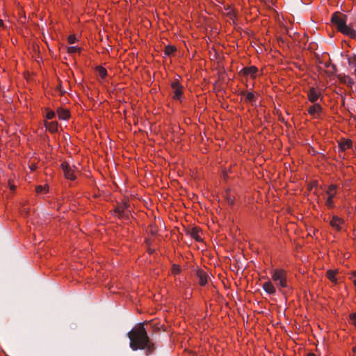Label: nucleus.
<instances>
[{
	"instance_id": "1",
	"label": "nucleus",
	"mask_w": 356,
	"mask_h": 356,
	"mask_svg": "<svg viewBox=\"0 0 356 356\" xmlns=\"http://www.w3.org/2000/svg\"><path fill=\"white\" fill-rule=\"evenodd\" d=\"M127 336L133 350H146V355H149L155 350L154 343L149 339L143 323L129 331Z\"/></svg>"
},
{
	"instance_id": "2",
	"label": "nucleus",
	"mask_w": 356,
	"mask_h": 356,
	"mask_svg": "<svg viewBox=\"0 0 356 356\" xmlns=\"http://www.w3.org/2000/svg\"><path fill=\"white\" fill-rule=\"evenodd\" d=\"M347 16L339 12H336L331 17V22L335 26L340 33L348 35L356 40V31L346 24Z\"/></svg>"
},
{
	"instance_id": "3",
	"label": "nucleus",
	"mask_w": 356,
	"mask_h": 356,
	"mask_svg": "<svg viewBox=\"0 0 356 356\" xmlns=\"http://www.w3.org/2000/svg\"><path fill=\"white\" fill-rule=\"evenodd\" d=\"M273 281L282 288L287 287L286 272L282 269H275L272 275Z\"/></svg>"
},
{
	"instance_id": "4",
	"label": "nucleus",
	"mask_w": 356,
	"mask_h": 356,
	"mask_svg": "<svg viewBox=\"0 0 356 356\" xmlns=\"http://www.w3.org/2000/svg\"><path fill=\"white\" fill-rule=\"evenodd\" d=\"M129 204L127 202H124L122 204H120L118 205L115 209L114 212L116 213V215L120 218H128V213H127V209L129 208Z\"/></svg>"
},
{
	"instance_id": "5",
	"label": "nucleus",
	"mask_w": 356,
	"mask_h": 356,
	"mask_svg": "<svg viewBox=\"0 0 356 356\" xmlns=\"http://www.w3.org/2000/svg\"><path fill=\"white\" fill-rule=\"evenodd\" d=\"M61 168L63 171V175L66 179L70 180H74L76 179V175H74V171L73 168L67 163H62Z\"/></svg>"
},
{
	"instance_id": "6",
	"label": "nucleus",
	"mask_w": 356,
	"mask_h": 356,
	"mask_svg": "<svg viewBox=\"0 0 356 356\" xmlns=\"http://www.w3.org/2000/svg\"><path fill=\"white\" fill-rule=\"evenodd\" d=\"M171 87L173 90L172 98L174 99L181 100L182 97L183 86L179 84V81H175L171 83Z\"/></svg>"
},
{
	"instance_id": "7",
	"label": "nucleus",
	"mask_w": 356,
	"mask_h": 356,
	"mask_svg": "<svg viewBox=\"0 0 356 356\" xmlns=\"http://www.w3.org/2000/svg\"><path fill=\"white\" fill-rule=\"evenodd\" d=\"M258 69L254 66H251L248 67H243L241 70L240 74H241L243 76H250L251 77H254Z\"/></svg>"
},
{
	"instance_id": "8",
	"label": "nucleus",
	"mask_w": 356,
	"mask_h": 356,
	"mask_svg": "<svg viewBox=\"0 0 356 356\" xmlns=\"http://www.w3.org/2000/svg\"><path fill=\"white\" fill-rule=\"evenodd\" d=\"M240 95L244 96L245 101L248 103L251 104L252 105H253L257 101V97L254 93L252 92H246L245 90H243L241 92Z\"/></svg>"
},
{
	"instance_id": "9",
	"label": "nucleus",
	"mask_w": 356,
	"mask_h": 356,
	"mask_svg": "<svg viewBox=\"0 0 356 356\" xmlns=\"http://www.w3.org/2000/svg\"><path fill=\"white\" fill-rule=\"evenodd\" d=\"M197 277L199 279V284L204 286L207 283L208 275L206 272L202 269H198L196 272Z\"/></svg>"
},
{
	"instance_id": "10",
	"label": "nucleus",
	"mask_w": 356,
	"mask_h": 356,
	"mask_svg": "<svg viewBox=\"0 0 356 356\" xmlns=\"http://www.w3.org/2000/svg\"><path fill=\"white\" fill-rule=\"evenodd\" d=\"M307 95L309 100L312 103H315L319 98L321 94L317 92L316 88H311L307 92Z\"/></svg>"
},
{
	"instance_id": "11",
	"label": "nucleus",
	"mask_w": 356,
	"mask_h": 356,
	"mask_svg": "<svg viewBox=\"0 0 356 356\" xmlns=\"http://www.w3.org/2000/svg\"><path fill=\"white\" fill-rule=\"evenodd\" d=\"M337 78L341 83L346 84L348 86H352V85L354 83L353 79L349 76L345 74H339L337 75Z\"/></svg>"
},
{
	"instance_id": "12",
	"label": "nucleus",
	"mask_w": 356,
	"mask_h": 356,
	"mask_svg": "<svg viewBox=\"0 0 356 356\" xmlns=\"http://www.w3.org/2000/svg\"><path fill=\"white\" fill-rule=\"evenodd\" d=\"M189 235L197 241H201L202 238L200 235V229L197 227H193L188 231Z\"/></svg>"
},
{
	"instance_id": "13",
	"label": "nucleus",
	"mask_w": 356,
	"mask_h": 356,
	"mask_svg": "<svg viewBox=\"0 0 356 356\" xmlns=\"http://www.w3.org/2000/svg\"><path fill=\"white\" fill-rule=\"evenodd\" d=\"M264 290L268 294L273 295L276 292L275 288L270 282H266L263 284Z\"/></svg>"
},
{
	"instance_id": "14",
	"label": "nucleus",
	"mask_w": 356,
	"mask_h": 356,
	"mask_svg": "<svg viewBox=\"0 0 356 356\" xmlns=\"http://www.w3.org/2000/svg\"><path fill=\"white\" fill-rule=\"evenodd\" d=\"M352 145V141L350 140H341L339 143V149L341 151H345L346 149L350 148Z\"/></svg>"
},
{
	"instance_id": "15",
	"label": "nucleus",
	"mask_w": 356,
	"mask_h": 356,
	"mask_svg": "<svg viewBox=\"0 0 356 356\" xmlns=\"http://www.w3.org/2000/svg\"><path fill=\"white\" fill-rule=\"evenodd\" d=\"M321 109L322 108L319 104H314L308 108V113L312 115H314L316 113H319Z\"/></svg>"
},
{
	"instance_id": "16",
	"label": "nucleus",
	"mask_w": 356,
	"mask_h": 356,
	"mask_svg": "<svg viewBox=\"0 0 356 356\" xmlns=\"http://www.w3.org/2000/svg\"><path fill=\"white\" fill-rule=\"evenodd\" d=\"M45 127L51 133L56 132L58 130V124L56 122H46Z\"/></svg>"
},
{
	"instance_id": "17",
	"label": "nucleus",
	"mask_w": 356,
	"mask_h": 356,
	"mask_svg": "<svg viewBox=\"0 0 356 356\" xmlns=\"http://www.w3.org/2000/svg\"><path fill=\"white\" fill-rule=\"evenodd\" d=\"M58 115L60 120H67L70 117V113L67 110L59 108L58 110Z\"/></svg>"
},
{
	"instance_id": "18",
	"label": "nucleus",
	"mask_w": 356,
	"mask_h": 356,
	"mask_svg": "<svg viewBox=\"0 0 356 356\" xmlns=\"http://www.w3.org/2000/svg\"><path fill=\"white\" fill-rule=\"evenodd\" d=\"M341 222V219L339 218L337 216H334L330 222V225L332 227L339 230Z\"/></svg>"
},
{
	"instance_id": "19",
	"label": "nucleus",
	"mask_w": 356,
	"mask_h": 356,
	"mask_svg": "<svg viewBox=\"0 0 356 356\" xmlns=\"http://www.w3.org/2000/svg\"><path fill=\"white\" fill-rule=\"evenodd\" d=\"M337 272L333 270H329L327 271L326 275L327 277L332 282H336L337 280L335 278V275Z\"/></svg>"
},
{
	"instance_id": "20",
	"label": "nucleus",
	"mask_w": 356,
	"mask_h": 356,
	"mask_svg": "<svg viewBox=\"0 0 356 356\" xmlns=\"http://www.w3.org/2000/svg\"><path fill=\"white\" fill-rule=\"evenodd\" d=\"M177 50L176 47L172 45H168L165 47V55L170 56Z\"/></svg>"
},
{
	"instance_id": "21",
	"label": "nucleus",
	"mask_w": 356,
	"mask_h": 356,
	"mask_svg": "<svg viewBox=\"0 0 356 356\" xmlns=\"http://www.w3.org/2000/svg\"><path fill=\"white\" fill-rule=\"evenodd\" d=\"M334 197V194H328V197L326 200V205L329 207H332L334 204V202L332 200Z\"/></svg>"
},
{
	"instance_id": "22",
	"label": "nucleus",
	"mask_w": 356,
	"mask_h": 356,
	"mask_svg": "<svg viewBox=\"0 0 356 356\" xmlns=\"http://www.w3.org/2000/svg\"><path fill=\"white\" fill-rule=\"evenodd\" d=\"M348 62L350 65H353L355 67L356 65V54L350 56L348 58Z\"/></svg>"
},
{
	"instance_id": "23",
	"label": "nucleus",
	"mask_w": 356,
	"mask_h": 356,
	"mask_svg": "<svg viewBox=\"0 0 356 356\" xmlns=\"http://www.w3.org/2000/svg\"><path fill=\"white\" fill-rule=\"evenodd\" d=\"M98 73L99 76H101L102 79H104L107 74L106 70L102 67H99L98 68Z\"/></svg>"
},
{
	"instance_id": "24",
	"label": "nucleus",
	"mask_w": 356,
	"mask_h": 356,
	"mask_svg": "<svg viewBox=\"0 0 356 356\" xmlns=\"http://www.w3.org/2000/svg\"><path fill=\"white\" fill-rule=\"evenodd\" d=\"M350 322L356 327V313L350 314Z\"/></svg>"
},
{
	"instance_id": "25",
	"label": "nucleus",
	"mask_w": 356,
	"mask_h": 356,
	"mask_svg": "<svg viewBox=\"0 0 356 356\" xmlns=\"http://www.w3.org/2000/svg\"><path fill=\"white\" fill-rule=\"evenodd\" d=\"M56 114L54 111H49L47 113L46 118L49 120L53 119Z\"/></svg>"
},
{
	"instance_id": "26",
	"label": "nucleus",
	"mask_w": 356,
	"mask_h": 356,
	"mask_svg": "<svg viewBox=\"0 0 356 356\" xmlns=\"http://www.w3.org/2000/svg\"><path fill=\"white\" fill-rule=\"evenodd\" d=\"M67 40L70 44H74V43H75L76 39L74 35H70L68 36Z\"/></svg>"
},
{
	"instance_id": "27",
	"label": "nucleus",
	"mask_w": 356,
	"mask_h": 356,
	"mask_svg": "<svg viewBox=\"0 0 356 356\" xmlns=\"http://www.w3.org/2000/svg\"><path fill=\"white\" fill-rule=\"evenodd\" d=\"M79 49L76 47H69L67 48V52L70 54L75 53Z\"/></svg>"
},
{
	"instance_id": "28",
	"label": "nucleus",
	"mask_w": 356,
	"mask_h": 356,
	"mask_svg": "<svg viewBox=\"0 0 356 356\" xmlns=\"http://www.w3.org/2000/svg\"><path fill=\"white\" fill-rule=\"evenodd\" d=\"M172 270L174 273L177 274L180 272V268L177 265H173Z\"/></svg>"
},
{
	"instance_id": "29",
	"label": "nucleus",
	"mask_w": 356,
	"mask_h": 356,
	"mask_svg": "<svg viewBox=\"0 0 356 356\" xmlns=\"http://www.w3.org/2000/svg\"><path fill=\"white\" fill-rule=\"evenodd\" d=\"M44 190V188L43 186H38L36 187V192L38 193H42Z\"/></svg>"
},
{
	"instance_id": "30",
	"label": "nucleus",
	"mask_w": 356,
	"mask_h": 356,
	"mask_svg": "<svg viewBox=\"0 0 356 356\" xmlns=\"http://www.w3.org/2000/svg\"><path fill=\"white\" fill-rule=\"evenodd\" d=\"M336 187L333 185H331L330 187H329V190L327 191V193L328 194H331L330 192L331 191H334L335 190Z\"/></svg>"
},
{
	"instance_id": "31",
	"label": "nucleus",
	"mask_w": 356,
	"mask_h": 356,
	"mask_svg": "<svg viewBox=\"0 0 356 356\" xmlns=\"http://www.w3.org/2000/svg\"><path fill=\"white\" fill-rule=\"evenodd\" d=\"M353 282L355 286H356V272H355L352 277Z\"/></svg>"
},
{
	"instance_id": "32",
	"label": "nucleus",
	"mask_w": 356,
	"mask_h": 356,
	"mask_svg": "<svg viewBox=\"0 0 356 356\" xmlns=\"http://www.w3.org/2000/svg\"><path fill=\"white\" fill-rule=\"evenodd\" d=\"M15 189V186L14 185H10V190L14 191Z\"/></svg>"
},
{
	"instance_id": "33",
	"label": "nucleus",
	"mask_w": 356,
	"mask_h": 356,
	"mask_svg": "<svg viewBox=\"0 0 356 356\" xmlns=\"http://www.w3.org/2000/svg\"><path fill=\"white\" fill-rule=\"evenodd\" d=\"M3 24V22L1 19H0V26H2Z\"/></svg>"
},
{
	"instance_id": "34",
	"label": "nucleus",
	"mask_w": 356,
	"mask_h": 356,
	"mask_svg": "<svg viewBox=\"0 0 356 356\" xmlns=\"http://www.w3.org/2000/svg\"><path fill=\"white\" fill-rule=\"evenodd\" d=\"M307 356H315L314 353H309Z\"/></svg>"
},
{
	"instance_id": "35",
	"label": "nucleus",
	"mask_w": 356,
	"mask_h": 356,
	"mask_svg": "<svg viewBox=\"0 0 356 356\" xmlns=\"http://www.w3.org/2000/svg\"><path fill=\"white\" fill-rule=\"evenodd\" d=\"M354 74L356 75V65H355V67H354Z\"/></svg>"
},
{
	"instance_id": "36",
	"label": "nucleus",
	"mask_w": 356,
	"mask_h": 356,
	"mask_svg": "<svg viewBox=\"0 0 356 356\" xmlns=\"http://www.w3.org/2000/svg\"><path fill=\"white\" fill-rule=\"evenodd\" d=\"M332 68L335 70H336V66L334 65H332Z\"/></svg>"
},
{
	"instance_id": "37",
	"label": "nucleus",
	"mask_w": 356,
	"mask_h": 356,
	"mask_svg": "<svg viewBox=\"0 0 356 356\" xmlns=\"http://www.w3.org/2000/svg\"><path fill=\"white\" fill-rule=\"evenodd\" d=\"M353 350H354V351L356 353V347H355V348H354V349H353Z\"/></svg>"
}]
</instances>
